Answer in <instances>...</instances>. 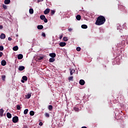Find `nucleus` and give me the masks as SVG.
<instances>
[{"mask_svg":"<svg viewBox=\"0 0 128 128\" xmlns=\"http://www.w3.org/2000/svg\"><path fill=\"white\" fill-rule=\"evenodd\" d=\"M4 109L1 108L0 109V116H4Z\"/></svg>","mask_w":128,"mask_h":128,"instance_id":"obj_4","label":"nucleus"},{"mask_svg":"<svg viewBox=\"0 0 128 128\" xmlns=\"http://www.w3.org/2000/svg\"><path fill=\"white\" fill-rule=\"evenodd\" d=\"M4 50V46H0V50Z\"/></svg>","mask_w":128,"mask_h":128,"instance_id":"obj_38","label":"nucleus"},{"mask_svg":"<svg viewBox=\"0 0 128 128\" xmlns=\"http://www.w3.org/2000/svg\"><path fill=\"white\" fill-rule=\"evenodd\" d=\"M49 110H52V105H49L48 106Z\"/></svg>","mask_w":128,"mask_h":128,"instance_id":"obj_28","label":"nucleus"},{"mask_svg":"<svg viewBox=\"0 0 128 128\" xmlns=\"http://www.w3.org/2000/svg\"><path fill=\"white\" fill-rule=\"evenodd\" d=\"M49 56L51 58H54V57L56 56V54H55V53H50L49 54Z\"/></svg>","mask_w":128,"mask_h":128,"instance_id":"obj_8","label":"nucleus"},{"mask_svg":"<svg viewBox=\"0 0 128 128\" xmlns=\"http://www.w3.org/2000/svg\"><path fill=\"white\" fill-rule=\"evenodd\" d=\"M40 18L42 20H44V22H48V19L46 18V16H44V15H41L40 16Z\"/></svg>","mask_w":128,"mask_h":128,"instance_id":"obj_2","label":"nucleus"},{"mask_svg":"<svg viewBox=\"0 0 128 128\" xmlns=\"http://www.w3.org/2000/svg\"><path fill=\"white\" fill-rule=\"evenodd\" d=\"M60 46H66V44L65 42H60V44H59Z\"/></svg>","mask_w":128,"mask_h":128,"instance_id":"obj_7","label":"nucleus"},{"mask_svg":"<svg viewBox=\"0 0 128 128\" xmlns=\"http://www.w3.org/2000/svg\"><path fill=\"white\" fill-rule=\"evenodd\" d=\"M62 36H64L62 34H61L59 38L60 40H62Z\"/></svg>","mask_w":128,"mask_h":128,"instance_id":"obj_39","label":"nucleus"},{"mask_svg":"<svg viewBox=\"0 0 128 128\" xmlns=\"http://www.w3.org/2000/svg\"><path fill=\"white\" fill-rule=\"evenodd\" d=\"M74 110H76V112H78V108L76 107H74Z\"/></svg>","mask_w":128,"mask_h":128,"instance_id":"obj_36","label":"nucleus"},{"mask_svg":"<svg viewBox=\"0 0 128 128\" xmlns=\"http://www.w3.org/2000/svg\"><path fill=\"white\" fill-rule=\"evenodd\" d=\"M75 70L74 69H70V74L72 76L74 74Z\"/></svg>","mask_w":128,"mask_h":128,"instance_id":"obj_14","label":"nucleus"},{"mask_svg":"<svg viewBox=\"0 0 128 128\" xmlns=\"http://www.w3.org/2000/svg\"><path fill=\"white\" fill-rule=\"evenodd\" d=\"M30 116H34V112L32 110L30 111Z\"/></svg>","mask_w":128,"mask_h":128,"instance_id":"obj_26","label":"nucleus"},{"mask_svg":"<svg viewBox=\"0 0 128 128\" xmlns=\"http://www.w3.org/2000/svg\"><path fill=\"white\" fill-rule=\"evenodd\" d=\"M63 40H64V42H68V37H64Z\"/></svg>","mask_w":128,"mask_h":128,"instance_id":"obj_29","label":"nucleus"},{"mask_svg":"<svg viewBox=\"0 0 128 128\" xmlns=\"http://www.w3.org/2000/svg\"><path fill=\"white\" fill-rule=\"evenodd\" d=\"M10 2V0H5L4 4H8Z\"/></svg>","mask_w":128,"mask_h":128,"instance_id":"obj_20","label":"nucleus"},{"mask_svg":"<svg viewBox=\"0 0 128 128\" xmlns=\"http://www.w3.org/2000/svg\"><path fill=\"white\" fill-rule=\"evenodd\" d=\"M68 80H74V76H72L68 78Z\"/></svg>","mask_w":128,"mask_h":128,"instance_id":"obj_30","label":"nucleus"},{"mask_svg":"<svg viewBox=\"0 0 128 128\" xmlns=\"http://www.w3.org/2000/svg\"><path fill=\"white\" fill-rule=\"evenodd\" d=\"M2 80H4H4H6V75H2Z\"/></svg>","mask_w":128,"mask_h":128,"instance_id":"obj_27","label":"nucleus"},{"mask_svg":"<svg viewBox=\"0 0 128 128\" xmlns=\"http://www.w3.org/2000/svg\"><path fill=\"white\" fill-rule=\"evenodd\" d=\"M6 116L8 118H12V114H10V113L8 112Z\"/></svg>","mask_w":128,"mask_h":128,"instance_id":"obj_18","label":"nucleus"},{"mask_svg":"<svg viewBox=\"0 0 128 128\" xmlns=\"http://www.w3.org/2000/svg\"><path fill=\"white\" fill-rule=\"evenodd\" d=\"M24 58V56L22 54H19L18 56V60H22Z\"/></svg>","mask_w":128,"mask_h":128,"instance_id":"obj_11","label":"nucleus"},{"mask_svg":"<svg viewBox=\"0 0 128 128\" xmlns=\"http://www.w3.org/2000/svg\"><path fill=\"white\" fill-rule=\"evenodd\" d=\"M22 82H23V83L24 82V80H22Z\"/></svg>","mask_w":128,"mask_h":128,"instance_id":"obj_47","label":"nucleus"},{"mask_svg":"<svg viewBox=\"0 0 128 128\" xmlns=\"http://www.w3.org/2000/svg\"><path fill=\"white\" fill-rule=\"evenodd\" d=\"M106 22V18L102 16H100L97 18L95 24L96 26H102Z\"/></svg>","mask_w":128,"mask_h":128,"instance_id":"obj_1","label":"nucleus"},{"mask_svg":"<svg viewBox=\"0 0 128 128\" xmlns=\"http://www.w3.org/2000/svg\"><path fill=\"white\" fill-rule=\"evenodd\" d=\"M39 126H42V122H40V123H39Z\"/></svg>","mask_w":128,"mask_h":128,"instance_id":"obj_42","label":"nucleus"},{"mask_svg":"<svg viewBox=\"0 0 128 128\" xmlns=\"http://www.w3.org/2000/svg\"><path fill=\"white\" fill-rule=\"evenodd\" d=\"M16 108L18 110H20L21 108L19 104L16 105Z\"/></svg>","mask_w":128,"mask_h":128,"instance_id":"obj_31","label":"nucleus"},{"mask_svg":"<svg viewBox=\"0 0 128 128\" xmlns=\"http://www.w3.org/2000/svg\"><path fill=\"white\" fill-rule=\"evenodd\" d=\"M2 52H0V58H2Z\"/></svg>","mask_w":128,"mask_h":128,"instance_id":"obj_43","label":"nucleus"},{"mask_svg":"<svg viewBox=\"0 0 128 128\" xmlns=\"http://www.w3.org/2000/svg\"><path fill=\"white\" fill-rule=\"evenodd\" d=\"M12 122L14 124L18 122V117L17 116L13 117Z\"/></svg>","mask_w":128,"mask_h":128,"instance_id":"obj_3","label":"nucleus"},{"mask_svg":"<svg viewBox=\"0 0 128 128\" xmlns=\"http://www.w3.org/2000/svg\"><path fill=\"white\" fill-rule=\"evenodd\" d=\"M80 84L81 85V86H84V84H85V82H84V80H80Z\"/></svg>","mask_w":128,"mask_h":128,"instance_id":"obj_6","label":"nucleus"},{"mask_svg":"<svg viewBox=\"0 0 128 128\" xmlns=\"http://www.w3.org/2000/svg\"><path fill=\"white\" fill-rule=\"evenodd\" d=\"M81 28H88V26L86 24H82V25Z\"/></svg>","mask_w":128,"mask_h":128,"instance_id":"obj_24","label":"nucleus"},{"mask_svg":"<svg viewBox=\"0 0 128 128\" xmlns=\"http://www.w3.org/2000/svg\"><path fill=\"white\" fill-rule=\"evenodd\" d=\"M50 13V9L46 8L44 11V14H48Z\"/></svg>","mask_w":128,"mask_h":128,"instance_id":"obj_10","label":"nucleus"},{"mask_svg":"<svg viewBox=\"0 0 128 128\" xmlns=\"http://www.w3.org/2000/svg\"><path fill=\"white\" fill-rule=\"evenodd\" d=\"M38 2H44V0H38Z\"/></svg>","mask_w":128,"mask_h":128,"instance_id":"obj_46","label":"nucleus"},{"mask_svg":"<svg viewBox=\"0 0 128 128\" xmlns=\"http://www.w3.org/2000/svg\"><path fill=\"white\" fill-rule=\"evenodd\" d=\"M2 8H4V10H6V8H8V7L6 6L4 4L2 5Z\"/></svg>","mask_w":128,"mask_h":128,"instance_id":"obj_33","label":"nucleus"},{"mask_svg":"<svg viewBox=\"0 0 128 128\" xmlns=\"http://www.w3.org/2000/svg\"><path fill=\"white\" fill-rule=\"evenodd\" d=\"M56 60V59L54 58H51L49 59L50 62H54Z\"/></svg>","mask_w":128,"mask_h":128,"instance_id":"obj_17","label":"nucleus"},{"mask_svg":"<svg viewBox=\"0 0 128 128\" xmlns=\"http://www.w3.org/2000/svg\"><path fill=\"white\" fill-rule=\"evenodd\" d=\"M42 36H44V38H46V34L44 32H42Z\"/></svg>","mask_w":128,"mask_h":128,"instance_id":"obj_37","label":"nucleus"},{"mask_svg":"<svg viewBox=\"0 0 128 128\" xmlns=\"http://www.w3.org/2000/svg\"><path fill=\"white\" fill-rule=\"evenodd\" d=\"M55 12H56V11H54V10H51V15L54 16V14Z\"/></svg>","mask_w":128,"mask_h":128,"instance_id":"obj_32","label":"nucleus"},{"mask_svg":"<svg viewBox=\"0 0 128 128\" xmlns=\"http://www.w3.org/2000/svg\"><path fill=\"white\" fill-rule=\"evenodd\" d=\"M28 112V109H26L24 110V114H27Z\"/></svg>","mask_w":128,"mask_h":128,"instance_id":"obj_25","label":"nucleus"},{"mask_svg":"<svg viewBox=\"0 0 128 128\" xmlns=\"http://www.w3.org/2000/svg\"><path fill=\"white\" fill-rule=\"evenodd\" d=\"M29 12H30V14H34V9L30 8L29 10Z\"/></svg>","mask_w":128,"mask_h":128,"instance_id":"obj_21","label":"nucleus"},{"mask_svg":"<svg viewBox=\"0 0 128 128\" xmlns=\"http://www.w3.org/2000/svg\"><path fill=\"white\" fill-rule=\"evenodd\" d=\"M23 80H25L26 82V80H28V77L26 76H23L22 78Z\"/></svg>","mask_w":128,"mask_h":128,"instance_id":"obj_22","label":"nucleus"},{"mask_svg":"<svg viewBox=\"0 0 128 128\" xmlns=\"http://www.w3.org/2000/svg\"><path fill=\"white\" fill-rule=\"evenodd\" d=\"M31 96H32V94H28V95H26V98H28V99L30 98Z\"/></svg>","mask_w":128,"mask_h":128,"instance_id":"obj_23","label":"nucleus"},{"mask_svg":"<svg viewBox=\"0 0 128 128\" xmlns=\"http://www.w3.org/2000/svg\"><path fill=\"white\" fill-rule=\"evenodd\" d=\"M1 40H4L6 38V34H2L0 36Z\"/></svg>","mask_w":128,"mask_h":128,"instance_id":"obj_5","label":"nucleus"},{"mask_svg":"<svg viewBox=\"0 0 128 128\" xmlns=\"http://www.w3.org/2000/svg\"><path fill=\"white\" fill-rule=\"evenodd\" d=\"M76 50L77 52H80V50H81L80 47H77Z\"/></svg>","mask_w":128,"mask_h":128,"instance_id":"obj_34","label":"nucleus"},{"mask_svg":"<svg viewBox=\"0 0 128 128\" xmlns=\"http://www.w3.org/2000/svg\"><path fill=\"white\" fill-rule=\"evenodd\" d=\"M45 116L46 118H50V114H48V113H46Z\"/></svg>","mask_w":128,"mask_h":128,"instance_id":"obj_35","label":"nucleus"},{"mask_svg":"<svg viewBox=\"0 0 128 128\" xmlns=\"http://www.w3.org/2000/svg\"><path fill=\"white\" fill-rule=\"evenodd\" d=\"M82 128H86V126H82Z\"/></svg>","mask_w":128,"mask_h":128,"instance_id":"obj_48","label":"nucleus"},{"mask_svg":"<svg viewBox=\"0 0 128 128\" xmlns=\"http://www.w3.org/2000/svg\"><path fill=\"white\" fill-rule=\"evenodd\" d=\"M121 38H122V40H128V36H121Z\"/></svg>","mask_w":128,"mask_h":128,"instance_id":"obj_13","label":"nucleus"},{"mask_svg":"<svg viewBox=\"0 0 128 128\" xmlns=\"http://www.w3.org/2000/svg\"><path fill=\"white\" fill-rule=\"evenodd\" d=\"M4 28V26L2 25H0V30H2Z\"/></svg>","mask_w":128,"mask_h":128,"instance_id":"obj_40","label":"nucleus"},{"mask_svg":"<svg viewBox=\"0 0 128 128\" xmlns=\"http://www.w3.org/2000/svg\"><path fill=\"white\" fill-rule=\"evenodd\" d=\"M38 30H42L44 28V26L42 25H38L37 26Z\"/></svg>","mask_w":128,"mask_h":128,"instance_id":"obj_15","label":"nucleus"},{"mask_svg":"<svg viewBox=\"0 0 128 128\" xmlns=\"http://www.w3.org/2000/svg\"><path fill=\"white\" fill-rule=\"evenodd\" d=\"M68 30L69 32H72V28H69L68 29Z\"/></svg>","mask_w":128,"mask_h":128,"instance_id":"obj_41","label":"nucleus"},{"mask_svg":"<svg viewBox=\"0 0 128 128\" xmlns=\"http://www.w3.org/2000/svg\"><path fill=\"white\" fill-rule=\"evenodd\" d=\"M42 58H44V57H40L39 58V60H42Z\"/></svg>","mask_w":128,"mask_h":128,"instance_id":"obj_45","label":"nucleus"},{"mask_svg":"<svg viewBox=\"0 0 128 128\" xmlns=\"http://www.w3.org/2000/svg\"><path fill=\"white\" fill-rule=\"evenodd\" d=\"M12 40V38H10V37H8V40Z\"/></svg>","mask_w":128,"mask_h":128,"instance_id":"obj_44","label":"nucleus"},{"mask_svg":"<svg viewBox=\"0 0 128 128\" xmlns=\"http://www.w3.org/2000/svg\"><path fill=\"white\" fill-rule=\"evenodd\" d=\"M18 50V46H14L13 47V50L16 52Z\"/></svg>","mask_w":128,"mask_h":128,"instance_id":"obj_19","label":"nucleus"},{"mask_svg":"<svg viewBox=\"0 0 128 128\" xmlns=\"http://www.w3.org/2000/svg\"><path fill=\"white\" fill-rule=\"evenodd\" d=\"M1 64L2 66H6V60H2L1 62Z\"/></svg>","mask_w":128,"mask_h":128,"instance_id":"obj_9","label":"nucleus"},{"mask_svg":"<svg viewBox=\"0 0 128 128\" xmlns=\"http://www.w3.org/2000/svg\"><path fill=\"white\" fill-rule=\"evenodd\" d=\"M76 18L77 20H80V19L82 18V16L80 15H77L76 16Z\"/></svg>","mask_w":128,"mask_h":128,"instance_id":"obj_16","label":"nucleus"},{"mask_svg":"<svg viewBox=\"0 0 128 128\" xmlns=\"http://www.w3.org/2000/svg\"><path fill=\"white\" fill-rule=\"evenodd\" d=\"M24 70V66H19L18 70H20V72H22V71Z\"/></svg>","mask_w":128,"mask_h":128,"instance_id":"obj_12","label":"nucleus"}]
</instances>
